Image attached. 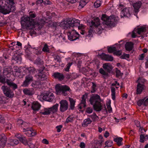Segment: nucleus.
<instances>
[{
	"mask_svg": "<svg viewBox=\"0 0 148 148\" xmlns=\"http://www.w3.org/2000/svg\"><path fill=\"white\" fill-rule=\"evenodd\" d=\"M58 106L59 104L56 103L52 107L49 108L52 113H54L57 112Z\"/></svg>",
	"mask_w": 148,
	"mask_h": 148,
	"instance_id": "obj_31",
	"label": "nucleus"
},
{
	"mask_svg": "<svg viewBox=\"0 0 148 148\" xmlns=\"http://www.w3.org/2000/svg\"><path fill=\"white\" fill-rule=\"evenodd\" d=\"M53 76L56 79H58L59 80L62 81L64 78L63 74L58 72H56L53 74Z\"/></svg>",
	"mask_w": 148,
	"mask_h": 148,
	"instance_id": "obj_22",
	"label": "nucleus"
},
{
	"mask_svg": "<svg viewBox=\"0 0 148 148\" xmlns=\"http://www.w3.org/2000/svg\"><path fill=\"white\" fill-rule=\"evenodd\" d=\"M123 139L121 137H118L115 138L114 139V141L117 143L118 145L120 146L123 145V144L121 143Z\"/></svg>",
	"mask_w": 148,
	"mask_h": 148,
	"instance_id": "obj_35",
	"label": "nucleus"
},
{
	"mask_svg": "<svg viewBox=\"0 0 148 148\" xmlns=\"http://www.w3.org/2000/svg\"><path fill=\"white\" fill-rule=\"evenodd\" d=\"M10 144L12 146H14L19 143V141L16 139H11L10 140Z\"/></svg>",
	"mask_w": 148,
	"mask_h": 148,
	"instance_id": "obj_34",
	"label": "nucleus"
},
{
	"mask_svg": "<svg viewBox=\"0 0 148 148\" xmlns=\"http://www.w3.org/2000/svg\"><path fill=\"white\" fill-rule=\"evenodd\" d=\"M56 92L57 95H62L64 96L67 95L70 90V87L66 85H60L57 84L55 86Z\"/></svg>",
	"mask_w": 148,
	"mask_h": 148,
	"instance_id": "obj_7",
	"label": "nucleus"
},
{
	"mask_svg": "<svg viewBox=\"0 0 148 148\" xmlns=\"http://www.w3.org/2000/svg\"><path fill=\"white\" fill-rule=\"evenodd\" d=\"M73 117L71 116H68L66 119L65 123H68L69 122H71L73 120Z\"/></svg>",
	"mask_w": 148,
	"mask_h": 148,
	"instance_id": "obj_47",
	"label": "nucleus"
},
{
	"mask_svg": "<svg viewBox=\"0 0 148 148\" xmlns=\"http://www.w3.org/2000/svg\"><path fill=\"white\" fill-rule=\"evenodd\" d=\"M91 24L92 26L95 27H98L100 24L99 22V19L98 18H97L91 21Z\"/></svg>",
	"mask_w": 148,
	"mask_h": 148,
	"instance_id": "obj_29",
	"label": "nucleus"
},
{
	"mask_svg": "<svg viewBox=\"0 0 148 148\" xmlns=\"http://www.w3.org/2000/svg\"><path fill=\"white\" fill-rule=\"evenodd\" d=\"M100 56L103 59L106 61H112L113 60V58L112 56L108 54L107 55L104 53L101 54Z\"/></svg>",
	"mask_w": 148,
	"mask_h": 148,
	"instance_id": "obj_18",
	"label": "nucleus"
},
{
	"mask_svg": "<svg viewBox=\"0 0 148 148\" xmlns=\"http://www.w3.org/2000/svg\"><path fill=\"white\" fill-rule=\"evenodd\" d=\"M112 68V66L110 64H109L108 66L107 69H106V70H107V71L108 72L110 73L111 72Z\"/></svg>",
	"mask_w": 148,
	"mask_h": 148,
	"instance_id": "obj_60",
	"label": "nucleus"
},
{
	"mask_svg": "<svg viewBox=\"0 0 148 148\" xmlns=\"http://www.w3.org/2000/svg\"><path fill=\"white\" fill-rule=\"evenodd\" d=\"M99 73L102 74V75L105 76H107L108 74V73L106 72L102 68H100L99 71Z\"/></svg>",
	"mask_w": 148,
	"mask_h": 148,
	"instance_id": "obj_42",
	"label": "nucleus"
},
{
	"mask_svg": "<svg viewBox=\"0 0 148 148\" xmlns=\"http://www.w3.org/2000/svg\"><path fill=\"white\" fill-rule=\"evenodd\" d=\"M141 5V3L140 1H138L134 3L133 5L134 8V11L136 13H137L139 12V10Z\"/></svg>",
	"mask_w": 148,
	"mask_h": 148,
	"instance_id": "obj_25",
	"label": "nucleus"
},
{
	"mask_svg": "<svg viewBox=\"0 0 148 148\" xmlns=\"http://www.w3.org/2000/svg\"><path fill=\"white\" fill-rule=\"evenodd\" d=\"M91 83L92 84V86L91 87L92 89L91 90V93H94L96 91L95 89L97 86L95 83L93 82H92Z\"/></svg>",
	"mask_w": 148,
	"mask_h": 148,
	"instance_id": "obj_44",
	"label": "nucleus"
},
{
	"mask_svg": "<svg viewBox=\"0 0 148 148\" xmlns=\"http://www.w3.org/2000/svg\"><path fill=\"white\" fill-rule=\"evenodd\" d=\"M145 99L139 100L137 102V103L138 105L139 106H140L142 104L143 105V102Z\"/></svg>",
	"mask_w": 148,
	"mask_h": 148,
	"instance_id": "obj_52",
	"label": "nucleus"
},
{
	"mask_svg": "<svg viewBox=\"0 0 148 148\" xmlns=\"http://www.w3.org/2000/svg\"><path fill=\"white\" fill-rule=\"evenodd\" d=\"M119 49L115 47H109L108 49V51L109 53H112L116 51L117 49Z\"/></svg>",
	"mask_w": 148,
	"mask_h": 148,
	"instance_id": "obj_41",
	"label": "nucleus"
},
{
	"mask_svg": "<svg viewBox=\"0 0 148 148\" xmlns=\"http://www.w3.org/2000/svg\"><path fill=\"white\" fill-rule=\"evenodd\" d=\"M40 96L43 100L49 102L52 101L54 98L53 94L48 91L44 92Z\"/></svg>",
	"mask_w": 148,
	"mask_h": 148,
	"instance_id": "obj_9",
	"label": "nucleus"
},
{
	"mask_svg": "<svg viewBox=\"0 0 148 148\" xmlns=\"http://www.w3.org/2000/svg\"><path fill=\"white\" fill-rule=\"evenodd\" d=\"M24 93L27 95H31L32 94V92L29 89H28L27 88H25L23 90Z\"/></svg>",
	"mask_w": 148,
	"mask_h": 148,
	"instance_id": "obj_40",
	"label": "nucleus"
},
{
	"mask_svg": "<svg viewBox=\"0 0 148 148\" xmlns=\"http://www.w3.org/2000/svg\"><path fill=\"white\" fill-rule=\"evenodd\" d=\"M40 107L41 105L38 102H33L32 105V108L34 110V113L35 114V111L38 110Z\"/></svg>",
	"mask_w": 148,
	"mask_h": 148,
	"instance_id": "obj_23",
	"label": "nucleus"
},
{
	"mask_svg": "<svg viewBox=\"0 0 148 148\" xmlns=\"http://www.w3.org/2000/svg\"><path fill=\"white\" fill-rule=\"evenodd\" d=\"M44 68L41 71L39 70L38 71V79L41 81H44L47 79V76L44 74V72H43Z\"/></svg>",
	"mask_w": 148,
	"mask_h": 148,
	"instance_id": "obj_16",
	"label": "nucleus"
},
{
	"mask_svg": "<svg viewBox=\"0 0 148 148\" xmlns=\"http://www.w3.org/2000/svg\"><path fill=\"white\" fill-rule=\"evenodd\" d=\"M145 88V86L143 84L141 83H138L137 86L136 94H140L141 93L143 90Z\"/></svg>",
	"mask_w": 148,
	"mask_h": 148,
	"instance_id": "obj_21",
	"label": "nucleus"
},
{
	"mask_svg": "<svg viewBox=\"0 0 148 148\" xmlns=\"http://www.w3.org/2000/svg\"><path fill=\"white\" fill-rule=\"evenodd\" d=\"M140 142L142 143H144L145 141H146L148 139V135H145V134H141L140 136Z\"/></svg>",
	"mask_w": 148,
	"mask_h": 148,
	"instance_id": "obj_27",
	"label": "nucleus"
},
{
	"mask_svg": "<svg viewBox=\"0 0 148 148\" xmlns=\"http://www.w3.org/2000/svg\"><path fill=\"white\" fill-rule=\"evenodd\" d=\"M21 23L22 26L25 27L27 29H29V34L31 36H37L36 32L34 30H39L45 24V21L42 19L38 21H30V18L29 16H25L21 18Z\"/></svg>",
	"mask_w": 148,
	"mask_h": 148,
	"instance_id": "obj_1",
	"label": "nucleus"
},
{
	"mask_svg": "<svg viewBox=\"0 0 148 148\" xmlns=\"http://www.w3.org/2000/svg\"><path fill=\"white\" fill-rule=\"evenodd\" d=\"M23 132L28 137L34 136L36 135V132H33L32 129L31 127H27L23 129Z\"/></svg>",
	"mask_w": 148,
	"mask_h": 148,
	"instance_id": "obj_12",
	"label": "nucleus"
},
{
	"mask_svg": "<svg viewBox=\"0 0 148 148\" xmlns=\"http://www.w3.org/2000/svg\"><path fill=\"white\" fill-rule=\"evenodd\" d=\"M32 86L34 88H37L41 86V83L38 81H34L32 82Z\"/></svg>",
	"mask_w": 148,
	"mask_h": 148,
	"instance_id": "obj_32",
	"label": "nucleus"
},
{
	"mask_svg": "<svg viewBox=\"0 0 148 148\" xmlns=\"http://www.w3.org/2000/svg\"><path fill=\"white\" fill-rule=\"evenodd\" d=\"M29 125L28 124L24 122L23 124H22L21 127L23 128H26L27 127H29Z\"/></svg>",
	"mask_w": 148,
	"mask_h": 148,
	"instance_id": "obj_62",
	"label": "nucleus"
},
{
	"mask_svg": "<svg viewBox=\"0 0 148 148\" xmlns=\"http://www.w3.org/2000/svg\"><path fill=\"white\" fill-rule=\"evenodd\" d=\"M92 112V109L90 107L88 108L86 110V112L89 114L91 113Z\"/></svg>",
	"mask_w": 148,
	"mask_h": 148,
	"instance_id": "obj_63",
	"label": "nucleus"
},
{
	"mask_svg": "<svg viewBox=\"0 0 148 148\" xmlns=\"http://www.w3.org/2000/svg\"><path fill=\"white\" fill-rule=\"evenodd\" d=\"M11 69L10 67L6 66L4 67L3 71V74L5 76H7V77H9L11 72Z\"/></svg>",
	"mask_w": 148,
	"mask_h": 148,
	"instance_id": "obj_19",
	"label": "nucleus"
},
{
	"mask_svg": "<svg viewBox=\"0 0 148 148\" xmlns=\"http://www.w3.org/2000/svg\"><path fill=\"white\" fill-rule=\"evenodd\" d=\"M6 83L9 86L8 87L12 89V90L13 91L18 88L17 85L16 84L13 82L11 79H6Z\"/></svg>",
	"mask_w": 148,
	"mask_h": 148,
	"instance_id": "obj_14",
	"label": "nucleus"
},
{
	"mask_svg": "<svg viewBox=\"0 0 148 148\" xmlns=\"http://www.w3.org/2000/svg\"><path fill=\"white\" fill-rule=\"evenodd\" d=\"M72 64V63L69 62L66 65V68L65 69V70L66 71H69V69Z\"/></svg>",
	"mask_w": 148,
	"mask_h": 148,
	"instance_id": "obj_54",
	"label": "nucleus"
},
{
	"mask_svg": "<svg viewBox=\"0 0 148 148\" xmlns=\"http://www.w3.org/2000/svg\"><path fill=\"white\" fill-rule=\"evenodd\" d=\"M17 138L20 141L25 145L27 144V141L25 137H24L23 135H21L20 136L17 137Z\"/></svg>",
	"mask_w": 148,
	"mask_h": 148,
	"instance_id": "obj_28",
	"label": "nucleus"
},
{
	"mask_svg": "<svg viewBox=\"0 0 148 148\" xmlns=\"http://www.w3.org/2000/svg\"><path fill=\"white\" fill-rule=\"evenodd\" d=\"M89 116L94 121H95L96 119V118L98 117L96 114L95 113H93L92 115H89Z\"/></svg>",
	"mask_w": 148,
	"mask_h": 148,
	"instance_id": "obj_53",
	"label": "nucleus"
},
{
	"mask_svg": "<svg viewBox=\"0 0 148 148\" xmlns=\"http://www.w3.org/2000/svg\"><path fill=\"white\" fill-rule=\"evenodd\" d=\"M122 51L121 50H119L118 51L116 50L114 52L113 54L117 56H121L122 54Z\"/></svg>",
	"mask_w": 148,
	"mask_h": 148,
	"instance_id": "obj_51",
	"label": "nucleus"
},
{
	"mask_svg": "<svg viewBox=\"0 0 148 148\" xmlns=\"http://www.w3.org/2000/svg\"><path fill=\"white\" fill-rule=\"evenodd\" d=\"M69 110H74L75 108V105L76 103V100L72 98L69 97Z\"/></svg>",
	"mask_w": 148,
	"mask_h": 148,
	"instance_id": "obj_20",
	"label": "nucleus"
},
{
	"mask_svg": "<svg viewBox=\"0 0 148 148\" xmlns=\"http://www.w3.org/2000/svg\"><path fill=\"white\" fill-rule=\"evenodd\" d=\"M60 104V111L62 112L66 111L69 108V103L66 100H62L59 102Z\"/></svg>",
	"mask_w": 148,
	"mask_h": 148,
	"instance_id": "obj_11",
	"label": "nucleus"
},
{
	"mask_svg": "<svg viewBox=\"0 0 148 148\" xmlns=\"http://www.w3.org/2000/svg\"><path fill=\"white\" fill-rule=\"evenodd\" d=\"M116 77H118L123 75V73H121L120 70H119L118 68H116Z\"/></svg>",
	"mask_w": 148,
	"mask_h": 148,
	"instance_id": "obj_45",
	"label": "nucleus"
},
{
	"mask_svg": "<svg viewBox=\"0 0 148 148\" xmlns=\"http://www.w3.org/2000/svg\"><path fill=\"white\" fill-rule=\"evenodd\" d=\"M34 63L38 66L43 64V62L39 57H37V58L34 61Z\"/></svg>",
	"mask_w": 148,
	"mask_h": 148,
	"instance_id": "obj_33",
	"label": "nucleus"
},
{
	"mask_svg": "<svg viewBox=\"0 0 148 148\" xmlns=\"http://www.w3.org/2000/svg\"><path fill=\"white\" fill-rule=\"evenodd\" d=\"M110 88L111 92L112 98L113 100H114L115 97V89L114 88L112 87H111Z\"/></svg>",
	"mask_w": 148,
	"mask_h": 148,
	"instance_id": "obj_38",
	"label": "nucleus"
},
{
	"mask_svg": "<svg viewBox=\"0 0 148 148\" xmlns=\"http://www.w3.org/2000/svg\"><path fill=\"white\" fill-rule=\"evenodd\" d=\"M54 60H56L57 62H60L61 61V58L59 56H57L55 57Z\"/></svg>",
	"mask_w": 148,
	"mask_h": 148,
	"instance_id": "obj_56",
	"label": "nucleus"
},
{
	"mask_svg": "<svg viewBox=\"0 0 148 148\" xmlns=\"http://www.w3.org/2000/svg\"><path fill=\"white\" fill-rule=\"evenodd\" d=\"M29 16L30 18H35L36 16V15L34 13H33V12L31 11L29 12Z\"/></svg>",
	"mask_w": 148,
	"mask_h": 148,
	"instance_id": "obj_55",
	"label": "nucleus"
},
{
	"mask_svg": "<svg viewBox=\"0 0 148 148\" xmlns=\"http://www.w3.org/2000/svg\"><path fill=\"white\" fill-rule=\"evenodd\" d=\"M33 80V77L31 75H27L25 77V79L22 85V86L24 87H28L29 84L32 82Z\"/></svg>",
	"mask_w": 148,
	"mask_h": 148,
	"instance_id": "obj_10",
	"label": "nucleus"
},
{
	"mask_svg": "<svg viewBox=\"0 0 148 148\" xmlns=\"http://www.w3.org/2000/svg\"><path fill=\"white\" fill-rule=\"evenodd\" d=\"M112 68V66L110 64H109L108 66L107 69H106V70H107V71L108 72L110 73L111 72Z\"/></svg>",
	"mask_w": 148,
	"mask_h": 148,
	"instance_id": "obj_61",
	"label": "nucleus"
},
{
	"mask_svg": "<svg viewBox=\"0 0 148 148\" xmlns=\"http://www.w3.org/2000/svg\"><path fill=\"white\" fill-rule=\"evenodd\" d=\"M101 1L99 0L96 1L94 3V6L96 8H98L101 5Z\"/></svg>",
	"mask_w": 148,
	"mask_h": 148,
	"instance_id": "obj_46",
	"label": "nucleus"
},
{
	"mask_svg": "<svg viewBox=\"0 0 148 148\" xmlns=\"http://www.w3.org/2000/svg\"><path fill=\"white\" fill-rule=\"evenodd\" d=\"M86 4V3L84 0H82L80 2L79 6L80 8H82L84 7Z\"/></svg>",
	"mask_w": 148,
	"mask_h": 148,
	"instance_id": "obj_48",
	"label": "nucleus"
},
{
	"mask_svg": "<svg viewBox=\"0 0 148 148\" xmlns=\"http://www.w3.org/2000/svg\"><path fill=\"white\" fill-rule=\"evenodd\" d=\"M59 25L65 29L70 28L71 27H78L79 29L83 30L84 27L83 25L80 24L79 21L75 19H71V18H67L59 23Z\"/></svg>",
	"mask_w": 148,
	"mask_h": 148,
	"instance_id": "obj_2",
	"label": "nucleus"
},
{
	"mask_svg": "<svg viewBox=\"0 0 148 148\" xmlns=\"http://www.w3.org/2000/svg\"><path fill=\"white\" fill-rule=\"evenodd\" d=\"M73 34H75L76 35L74 36V37H76V36H79V34L77 32L73 30L72 32H69L68 34V37H73V36L72 35Z\"/></svg>",
	"mask_w": 148,
	"mask_h": 148,
	"instance_id": "obj_37",
	"label": "nucleus"
},
{
	"mask_svg": "<svg viewBox=\"0 0 148 148\" xmlns=\"http://www.w3.org/2000/svg\"><path fill=\"white\" fill-rule=\"evenodd\" d=\"M113 143V142L110 140H108L106 141L105 143L106 146L104 147V148L107 147H110L111 146Z\"/></svg>",
	"mask_w": 148,
	"mask_h": 148,
	"instance_id": "obj_43",
	"label": "nucleus"
},
{
	"mask_svg": "<svg viewBox=\"0 0 148 148\" xmlns=\"http://www.w3.org/2000/svg\"><path fill=\"white\" fill-rule=\"evenodd\" d=\"M7 141L6 136L3 134L0 136V147L3 148L5 146Z\"/></svg>",
	"mask_w": 148,
	"mask_h": 148,
	"instance_id": "obj_17",
	"label": "nucleus"
},
{
	"mask_svg": "<svg viewBox=\"0 0 148 148\" xmlns=\"http://www.w3.org/2000/svg\"><path fill=\"white\" fill-rule=\"evenodd\" d=\"M143 102V105L145 106H147L148 105V98L146 99H145Z\"/></svg>",
	"mask_w": 148,
	"mask_h": 148,
	"instance_id": "obj_64",
	"label": "nucleus"
},
{
	"mask_svg": "<svg viewBox=\"0 0 148 148\" xmlns=\"http://www.w3.org/2000/svg\"><path fill=\"white\" fill-rule=\"evenodd\" d=\"M89 101L90 104L93 105L95 110L97 111H101L102 105L101 103V99L99 95L97 94H94L90 98Z\"/></svg>",
	"mask_w": 148,
	"mask_h": 148,
	"instance_id": "obj_5",
	"label": "nucleus"
},
{
	"mask_svg": "<svg viewBox=\"0 0 148 148\" xmlns=\"http://www.w3.org/2000/svg\"><path fill=\"white\" fill-rule=\"evenodd\" d=\"M101 19L103 21V24L110 27H114L119 21L118 17L116 16L112 15L108 17L105 14L102 15Z\"/></svg>",
	"mask_w": 148,
	"mask_h": 148,
	"instance_id": "obj_6",
	"label": "nucleus"
},
{
	"mask_svg": "<svg viewBox=\"0 0 148 148\" xmlns=\"http://www.w3.org/2000/svg\"><path fill=\"white\" fill-rule=\"evenodd\" d=\"M134 44L132 42H127L125 45V47L127 51H130L133 47Z\"/></svg>",
	"mask_w": 148,
	"mask_h": 148,
	"instance_id": "obj_26",
	"label": "nucleus"
},
{
	"mask_svg": "<svg viewBox=\"0 0 148 148\" xmlns=\"http://www.w3.org/2000/svg\"><path fill=\"white\" fill-rule=\"evenodd\" d=\"M92 121L90 118H87L84 120L83 123L82 124V126L83 127H86L88 126V124L92 123Z\"/></svg>",
	"mask_w": 148,
	"mask_h": 148,
	"instance_id": "obj_30",
	"label": "nucleus"
},
{
	"mask_svg": "<svg viewBox=\"0 0 148 148\" xmlns=\"http://www.w3.org/2000/svg\"><path fill=\"white\" fill-rule=\"evenodd\" d=\"M5 122V119L4 117L1 115H0V122L1 123H4Z\"/></svg>",
	"mask_w": 148,
	"mask_h": 148,
	"instance_id": "obj_59",
	"label": "nucleus"
},
{
	"mask_svg": "<svg viewBox=\"0 0 148 148\" xmlns=\"http://www.w3.org/2000/svg\"><path fill=\"white\" fill-rule=\"evenodd\" d=\"M87 96L86 93L82 95V99L81 102L78 105V108L80 109L79 110L82 109L83 108H85L86 106V99Z\"/></svg>",
	"mask_w": 148,
	"mask_h": 148,
	"instance_id": "obj_15",
	"label": "nucleus"
},
{
	"mask_svg": "<svg viewBox=\"0 0 148 148\" xmlns=\"http://www.w3.org/2000/svg\"><path fill=\"white\" fill-rule=\"evenodd\" d=\"M77 77V75L75 73H73L70 76L69 78H72L73 79H75Z\"/></svg>",
	"mask_w": 148,
	"mask_h": 148,
	"instance_id": "obj_57",
	"label": "nucleus"
},
{
	"mask_svg": "<svg viewBox=\"0 0 148 148\" xmlns=\"http://www.w3.org/2000/svg\"><path fill=\"white\" fill-rule=\"evenodd\" d=\"M26 69L28 71V72L30 74H34L36 72V69L33 67H27Z\"/></svg>",
	"mask_w": 148,
	"mask_h": 148,
	"instance_id": "obj_36",
	"label": "nucleus"
},
{
	"mask_svg": "<svg viewBox=\"0 0 148 148\" xmlns=\"http://www.w3.org/2000/svg\"><path fill=\"white\" fill-rule=\"evenodd\" d=\"M1 89L5 96L7 97L12 98L14 97V94L13 91L10 87L6 85H3L1 86Z\"/></svg>",
	"mask_w": 148,
	"mask_h": 148,
	"instance_id": "obj_8",
	"label": "nucleus"
},
{
	"mask_svg": "<svg viewBox=\"0 0 148 148\" xmlns=\"http://www.w3.org/2000/svg\"><path fill=\"white\" fill-rule=\"evenodd\" d=\"M62 127V125H60L57 126L56 127V129H57V132H60L61 131V129Z\"/></svg>",
	"mask_w": 148,
	"mask_h": 148,
	"instance_id": "obj_58",
	"label": "nucleus"
},
{
	"mask_svg": "<svg viewBox=\"0 0 148 148\" xmlns=\"http://www.w3.org/2000/svg\"><path fill=\"white\" fill-rule=\"evenodd\" d=\"M14 0H1L0 1V12L4 14L9 13L15 9Z\"/></svg>",
	"mask_w": 148,
	"mask_h": 148,
	"instance_id": "obj_3",
	"label": "nucleus"
},
{
	"mask_svg": "<svg viewBox=\"0 0 148 148\" xmlns=\"http://www.w3.org/2000/svg\"><path fill=\"white\" fill-rule=\"evenodd\" d=\"M148 32L146 27L142 26L136 28L132 32H129L127 35L129 37H147Z\"/></svg>",
	"mask_w": 148,
	"mask_h": 148,
	"instance_id": "obj_4",
	"label": "nucleus"
},
{
	"mask_svg": "<svg viewBox=\"0 0 148 148\" xmlns=\"http://www.w3.org/2000/svg\"><path fill=\"white\" fill-rule=\"evenodd\" d=\"M0 82L4 84H5L6 83V80H5V77H3L1 75H0Z\"/></svg>",
	"mask_w": 148,
	"mask_h": 148,
	"instance_id": "obj_49",
	"label": "nucleus"
},
{
	"mask_svg": "<svg viewBox=\"0 0 148 148\" xmlns=\"http://www.w3.org/2000/svg\"><path fill=\"white\" fill-rule=\"evenodd\" d=\"M51 113V112L49 108L48 109H45L43 112H40V113L41 114L43 115H49Z\"/></svg>",
	"mask_w": 148,
	"mask_h": 148,
	"instance_id": "obj_39",
	"label": "nucleus"
},
{
	"mask_svg": "<svg viewBox=\"0 0 148 148\" xmlns=\"http://www.w3.org/2000/svg\"><path fill=\"white\" fill-rule=\"evenodd\" d=\"M21 57L19 55H14L12 58V61L13 63H21Z\"/></svg>",
	"mask_w": 148,
	"mask_h": 148,
	"instance_id": "obj_24",
	"label": "nucleus"
},
{
	"mask_svg": "<svg viewBox=\"0 0 148 148\" xmlns=\"http://www.w3.org/2000/svg\"><path fill=\"white\" fill-rule=\"evenodd\" d=\"M132 9L131 8H124L121 12V17H129L131 14Z\"/></svg>",
	"mask_w": 148,
	"mask_h": 148,
	"instance_id": "obj_13",
	"label": "nucleus"
},
{
	"mask_svg": "<svg viewBox=\"0 0 148 148\" xmlns=\"http://www.w3.org/2000/svg\"><path fill=\"white\" fill-rule=\"evenodd\" d=\"M42 51L45 52H47L49 51V48L47 44H45L42 49Z\"/></svg>",
	"mask_w": 148,
	"mask_h": 148,
	"instance_id": "obj_50",
	"label": "nucleus"
}]
</instances>
